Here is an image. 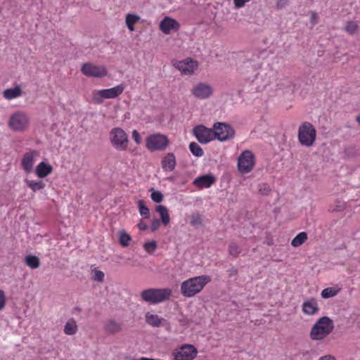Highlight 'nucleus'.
Wrapping results in <instances>:
<instances>
[{
  "instance_id": "obj_1",
  "label": "nucleus",
  "mask_w": 360,
  "mask_h": 360,
  "mask_svg": "<svg viewBox=\"0 0 360 360\" xmlns=\"http://www.w3.org/2000/svg\"><path fill=\"white\" fill-rule=\"evenodd\" d=\"M211 278L209 276L202 275L188 278L181 284V292L185 297H194L200 292L206 284L210 283Z\"/></svg>"
},
{
  "instance_id": "obj_2",
  "label": "nucleus",
  "mask_w": 360,
  "mask_h": 360,
  "mask_svg": "<svg viewBox=\"0 0 360 360\" xmlns=\"http://www.w3.org/2000/svg\"><path fill=\"white\" fill-rule=\"evenodd\" d=\"M334 328L333 321L328 316L319 318L313 325L310 330V338L312 340H322L331 333Z\"/></svg>"
},
{
  "instance_id": "obj_3",
  "label": "nucleus",
  "mask_w": 360,
  "mask_h": 360,
  "mask_svg": "<svg viewBox=\"0 0 360 360\" xmlns=\"http://www.w3.org/2000/svg\"><path fill=\"white\" fill-rule=\"evenodd\" d=\"M7 124L13 131L25 132L30 127L31 118L26 112L16 110L10 115Z\"/></svg>"
},
{
  "instance_id": "obj_4",
  "label": "nucleus",
  "mask_w": 360,
  "mask_h": 360,
  "mask_svg": "<svg viewBox=\"0 0 360 360\" xmlns=\"http://www.w3.org/2000/svg\"><path fill=\"white\" fill-rule=\"evenodd\" d=\"M125 89L124 84H118L112 88L94 90L91 94L92 101L96 104H102L105 99H113L122 94Z\"/></svg>"
},
{
  "instance_id": "obj_5",
  "label": "nucleus",
  "mask_w": 360,
  "mask_h": 360,
  "mask_svg": "<svg viewBox=\"0 0 360 360\" xmlns=\"http://www.w3.org/2000/svg\"><path fill=\"white\" fill-rule=\"evenodd\" d=\"M171 295L169 288H150L143 290L141 297L146 302L157 304L169 300Z\"/></svg>"
},
{
  "instance_id": "obj_6",
  "label": "nucleus",
  "mask_w": 360,
  "mask_h": 360,
  "mask_svg": "<svg viewBox=\"0 0 360 360\" xmlns=\"http://www.w3.org/2000/svg\"><path fill=\"white\" fill-rule=\"evenodd\" d=\"M316 139V131L309 122H303L298 129V139L301 145L310 147L314 145Z\"/></svg>"
},
{
  "instance_id": "obj_7",
  "label": "nucleus",
  "mask_w": 360,
  "mask_h": 360,
  "mask_svg": "<svg viewBox=\"0 0 360 360\" xmlns=\"http://www.w3.org/2000/svg\"><path fill=\"white\" fill-rule=\"evenodd\" d=\"M110 141L112 147L117 150L123 151L128 147V136L120 127H115L110 130Z\"/></svg>"
},
{
  "instance_id": "obj_8",
  "label": "nucleus",
  "mask_w": 360,
  "mask_h": 360,
  "mask_svg": "<svg viewBox=\"0 0 360 360\" xmlns=\"http://www.w3.org/2000/svg\"><path fill=\"white\" fill-rule=\"evenodd\" d=\"M168 145L167 136L160 133L150 134L146 139V147L151 152L164 150Z\"/></svg>"
},
{
  "instance_id": "obj_9",
  "label": "nucleus",
  "mask_w": 360,
  "mask_h": 360,
  "mask_svg": "<svg viewBox=\"0 0 360 360\" xmlns=\"http://www.w3.org/2000/svg\"><path fill=\"white\" fill-rule=\"evenodd\" d=\"M255 164V157L249 150H244L238 158V169L242 174L250 172Z\"/></svg>"
},
{
  "instance_id": "obj_10",
  "label": "nucleus",
  "mask_w": 360,
  "mask_h": 360,
  "mask_svg": "<svg viewBox=\"0 0 360 360\" xmlns=\"http://www.w3.org/2000/svg\"><path fill=\"white\" fill-rule=\"evenodd\" d=\"M214 139H217L219 141H226L234 137L235 131L228 124L224 122H217L213 125Z\"/></svg>"
},
{
  "instance_id": "obj_11",
  "label": "nucleus",
  "mask_w": 360,
  "mask_h": 360,
  "mask_svg": "<svg viewBox=\"0 0 360 360\" xmlns=\"http://www.w3.org/2000/svg\"><path fill=\"white\" fill-rule=\"evenodd\" d=\"M213 92L212 86L206 82H198L193 86L191 90L192 96L200 100L209 98Z\"/></svg>"
},
{
  "instance_id": "obj_12",
  "label": "nucleus",
  "mask_w": 360,
  "mask_h": 360,
  "mask_svg": "<svg viewBox=\"0 0 360 360\" xmlns=\"http://www.w3.org/2000/svg\"><path fill=\"white\" fill-rule=\"evenodd\" d=\"M174 67L177 69L182 75H193L198 68V63L190 58L182 60H176L173 62Z\"/></svg>"
},
{
  "instance_id": "obj_13",
  "label": "nucleus",
  "mask_w": 360,
  "mask_h": 360,
  "mask_svg": "<svg viewBox=\"0 0 360 360\" xmlns=\"http://www.w3.org/2000/svg\"><path fill=\"white\" fill-rule=\"evenodd\" d=\"M82 72L87 77L102 78L108 75V70L103 65H96L91 63H84L81 68Z\"/></svg>"
},
{
  "instance_id": "obj_14",
  "label": "nucleus",
  "mask_w": 360,
  "mask_h": 360,
  "mask_svg": "<svg viewBox=\"0 0 360 360\" xmlns=\"http://www.w3.org/2000/svg\"><path fill=\"white\" fill-rule=\"evenodd\" d=\"M198 354L196 348L192 345H184L173 352L175 360H192Z\"/></svg>"
},
{
  "instance_id": "obj_15",
  "label": "nucleus",
  "mask_w": 360,
  "mask_h": 360,
  "mask_svg": "<svg viewBox=\"0 0 360 360\" xmlns=\"http://www.w3.org/2000/svg\"><path fill=\"white\" fill-rule=\"evenodd\" d=\"M193 135L202 144H206L214 140L213 129L207 128L204 125H198L193 128Z\"/></svg>"
},
{
  "instance_id": "obj_16",
  "label": "nucleus",
  "mask_w": 360,
  "mask_h": 360,
  "mask_svg": "<svg viewBox=\"0 0 360 360\" xmlns=\"http://www.w3.org/2000/svg\"><path fill=\"white\" fill-rule=\"evenodd\" d=\"M39 156V152L37 150H29L26 151L21 159V167L27 172H32L34 165L37 158Z\"/></svg>"
},
{
  "instance_id": "obj_17",
  "label": "nucleus",
  "mask_w": 360,
  "mask_h": 360,
  "mask_svg": "<svg viewBox=\"0 0 360 360\" xmlns=\"http://www.w3.org/2000/svg\"><path fill=\"white\" fill-rule=\"evenodd\" d=\"M179 27V22L169 16H165L159 24L160 30L165 34H169L172 32H176Z\"/></svg>"
},
{
  "instance_id": "obj_18",
  "label": "nucleus",
  "mask_w": 360,
  "mask_h": 360,
  "mask_svg": "<svg viewBox=\"0 0 360 360\" xmlns=\"http://www.w3.org/2000/svg\"><path fill=\"white\" fill-rule=\"evenodd\" d=\"M302 310L304 314L309 316L318 314L319 307L317 300L314 298L305 300L302 305Z\"/></svg>"
},
{
  "instance_id": "obj_19",
  "label": "nucleus",
  "mask_w": 360,
  "mask_h": 360,
  "mask_svg": "<svg viewBox=\"0 0 360 360\" xmlns=\"http://www.w3.org/2000/svg\"><path fill=\"white\" fill-rule=\"evenodd\" d=\"M216 181V178L212 174H205L197 177L193 184L198 188H210Z\"/></svg>"
},
{
  "instance_id": "obj_20",
  "label": "nucleus",
  "mask_w": 360,
  "mask_h": 360,
  "mask_svg": "<svg viewBox=\"0 0 360 360\" xmlns=\"http://www.w3.org/2000/svg\"><path fill=\"white\" fill-rule=\"evenodd\" d=\"M2 94L5 99L11 101L21 96L22 94V91L20 85H16L13 88H8L5 89Z\"/></svg>"
},
{
  "instance_id": "obj_21",
  "label": "nucleus",
  "mask_w": 360,
  "mask_h": 360,
  "mask_svg": "<svg viewBox=\"0 0 360 360\" xmlns=\"http://www.w3.org/2000/svg\"><path fill=\"white\" fill-rule=\"evenodd\" d=\"M53 167L51 165L41 162L35 169V173L39 178H44L52 172Z\"/></svg>"
},
{
  "instance_id": "obj_22",
  "label": "nucleus",
  "mask_w": 360,
  "mask_h": 360,
  "mask_svg": "<svg viewBox=\"0 0 360 360\" xmlns=\"http://www.w3.org/2000/svg\"><path fill=\"white\" fill-rule=\"evenodd\" d=\"M176 166V158L173 153H168L162 160V169L165 171L172 172Z\"/></svg>"
},
{
  "instance_id": "obj_23",
  "label": "nucleus",
  "mask_w": 360,
  "mask_h": 360,
  "mask_svg": "<svg viewBox=\"0 0 360 360\" xmlns=\"http://www.w3.org/2000/svg\"><path fill=\"white\" fill-rule=\"evenodd\" d=\"M141 20V17L135 13H127L125 15V24L130 32L135 30L134 25Z\"/></svg>"
},
{
  "instance_id": "obj_24",
  "label": "nucleus",
  "mask_w": 360,
  "mask_h": 360,
  "mask_svg": "<svg viewBox=\"0 0 360 360\" xmlns=\"http://www.w3.org/2000/svg\"><path fill=\"white\" fill-rule=\"evenodd\" d=\"M146 322L153 326V327H159L163 319L159 317L157 314H153L149 312H147L145 315Z\"/></svg>"
},
{
  "instance_id": "obj_25",
  "label": "nucleus",
  "mask_w": 360,
  "mask_h": 360,
  "mask_svg": "<svg viewBox=\"0 0 360 360\" xmlns=\"http://www.w3.org/2000/svg\"><path fill=\"white\" fill-rule=\"evenodd\" d=\"M155 210L159 214L163 225L167 226L170 221L167 208L164 205H158Z\"/></svg>"
},
{
  "instance_id": "obj_26",
  "label": "nucleus",
  "mask_w": 360,
  "mask_h": 360,
  "mask_svg": "<svg viewBox=\"0 0 360 360\" xmlns=\"http://www.w3.org/2000/svg\"><path fill=\"white\" fill-rule=\"evenodd\" d=\"M25 183L33 192H37L43 189L45 187V184L41 180H30L25 179Z\"/></svg>"
},
{
  "instance_id": "obj_27",
  "label": "nucleus",
  "mask_w": 360,
  "mask_h": 360,
  "mask_svg": "<svg viewBox=\"0 0 360 360\" xmlns=\"http://www.w3.org/2000/svg\"><path fill=\"white\" fill-rule=\"evenodd\" d=\"M256 70V65L252 61L244 62L239 68V71L242 75L255 73Z\"/></svg>"
},
{
  "instance_id": "obj_28",
  "label": "nucleus",
  "mask_w": 360,
  "mask_h": 360,
  "mask_svg": "<svg viewBox=\"0 0 360 360\" xmlns=\"http://www.w3.org/2000/svg\"><path fill=\"white\" fill-rule=\"evenodd\" d=\"M77 326L76 321L71 319L68 321L64 326V333L68 335H72L77 333Z\"/></svg>"
},
{
  "instance_id": "obj_29",
  "label": "nucleus",
  "mask_w": 360,
  "mask_h": 360,
  "mask_svg": "<svg viewBox=\"0 0 360 360\" xmlns=\"http://www.w3.org/2000/svg\"><path fill=\"white\" fill-rule=\"evenodd\" d=\"M121 329V324L115 320H109L105 323V330L109 333H115Z\"/></svg>"
},
{
  "instance_id": "obj_30",
  "label": "nucleus",
  "mask_w": 360,
  "mask_h": 360,
  "mask_svg": "<svg viewBox=\"0 0 360 360\" xmlns=\"http://www.w3.org/2000/svg\"><path fill=\"white\" fill-rule=\"evenodd\" d=\"M307 240L306 232H300L291 241V245L297 248L302 245Z\"/></svg>"
},
{
  "instance_id": "obj_31",
  "label": "nucleus",
  "mask_w": 360,
  "mask_h": 360,
  "mask_svg": "<svg viewBox=\"0 0 360 360\" xmlns=\"http://www.w3.org/2000/svg\"><path fill=\"white\" fill-rule=\"evenodd\" d=\"M25 264L31 269H37L40 265L39 259L34 255H27L25 258Z\"/></svg>"
},
{
  "instance_id": "obj_32",
  "label": "nucleus",
  "mask_w": 360,
  "mask_h": 360,
  "mask_svg": "<svg viewBox=\"0 0 360 360\" xmlns=\"http://www.w3.org/2000/svg\"><path fill=\"white\" fill-rule=\"evenodd\" d=\"M339 289L334 287L326 288L321 291V297L324 299H328L338 295Z\"/></svg>"
},
{
  "instance_id": "obj_33",
  "label": "nucleus",
  "mask_w": 360,
  "mask_h": 360,
  "mask_svg": "<svg viewBox=\"0 0 360 360\" xmlns=\"http://www.w3.org/2000/svg\"><path fill=\"white\" fill-rule=\"evenodd\" d=\"M189 149L191 153L195 157H202L204 154L202 148L195 142H191L189 144Z\"/></svg>"
},
{
  "instance_id": "obj_34",
  "label": "nucleus",
  "mask_w": 360,
  "mask_h": 360,
  "mask_svg": "<svg viewBox=\"0 0 360 360\" xmlns=\"http://www.w3.org/2000/svg\"><path fill=\"white\" fill-rule=\"evenodd\" d=\"M131 236L127 233L124 231H121L119 233V241L122 246L127 247L129 242L131 241Z\"/></svg>"
},
{
  "instance_id": "obj_35",
  "label": "nucleus",
  "mask_w": 360,
  "mask_h": 360,
  "mask_svg": "<svg viewBox=\"0 0 360 360\" xmlns=\"http://www.w3.org/2000/svg\"><path fill=\"white\" fill-rule=\"evenodd\" d=\"M138 208L140 212V214L145 219H148L150 217V210L148 207L145 205V203L143 200H140L138 202Z\"/></svg>"
},
{
  "instance_id": "obj_36",
  "label": "nucleus",
  "mask_w": 360,
  "mask_h": 360,
  "mask_svg": "<svg viewBox=\"0 0 360 360\" xmlns=\"http://www.w3.org/2000/svg\"><path fill=\"white\" fill-rule=\"evenodd\" d=\"M202 216L198 212L193 213L191 216V224L193 226H199L202 224Z\"/></svg>"
},
{
  "instance_id": "obj_37",
  "label": "nucleus",
  "mask_w": 360,
  "mask_h": 360,
  "mask_svg": "<svg viewBox=\"0 0 360 360\" xmlns=\"http://www.w3.org/2000/svg\"><path fill=\"white\" fill-rule=\"evenodd\" d=\"M358 25L354 21H349L345 26V30L351 34H354L357 31Z\"/></svg>"
},
{
  "instance_id": "obj_38",
  "label": "nucleus",
  "mask_w": 360,
  "mask_h": 360,
  "mask_svg": "<svg viewBox=\"0 0 360 360\" xmlns=\"http://www.w3.org/2000/svg\"><path fill=\"white\" fill-rule=\"evenodd\" d=\"M157 248L155 241L146 242L143 245L144 250L149 254H152Z\"/></svg>"
},
{
  "instance_id": "obj_39",
  "label": "nucleus",
  "mask_w": 360,
  "mask_h": 360,
  "mask_svg": "<svg viewBox=\"0 0 360 360\" xmlns=\"http://www.w3.org/2000/svg\"><path fill=\"white\" fill-rule=\"evenodd\" d=\"M150 198L153 202L157 203L161 202L163 200V195L158 191H153Z\"/></svg>"
},
{
  "instance_id": "obj_40",
  "label": "nucleus",
  "mask_w": 360,
  "mask_h": 360,
  "mask_svg": "<svg viewBox=\"0 0 360 360\" xmlns=\"http://www.w3.org/2000/svg\"><path fill=\"white\" fill-rule=\"evenodd\" d=\"M229 252L231 255L237 257L240 254V250L235 243H231L229 248Z\"/></svg>"
},
{
  "instance_id": "obj_41",
  "label": "nucleus",
  "mask_w": 360,
  "mask_h": 360,
  "mask_svg": "<svg viewBox=\"0 0 360 360\" xmlns=\"http://www.w3.org/2000/svg\"><path fill=\"white\" fill-rule=\"evenodd\" d=\"M93 279L98 282H102L104 280V273L101 270H93Z\"/></svg>"
},
{
  "instance_id": "obj_42",
  "label": "nucleus",
  "mask_w": 360,
  "mask_h": 360,
  "mask_svg": "<svg viewBox=\"0 0 360 360\" xmlns=\"http://www.w3.org/2000/svg\"><path fill=\"white\" fill-rule=\"evenodd\" d=\"M258 189L262 195H268L271 191L270 186L266 183H262L258 185Z\"/></svg>"
},
{
  "instance_id": "obj_43",
  "label": "nucleus",
  "mask_w": 360,
  "mask_h": 360,
  "mask_svg": "<svg viewBox=\"0 0 360 360\" xmlns=\"http://www.w3.org/2000/svg\"><path fill=\"white\" fill-rule=\"evenodd\" d=\"M6 303V297L4 291L1 289H0V311L2 310Z\"/></svg>"
},
{
  "instance_id": "obj_44",
  "label": "nucleus",
  "mask_w": 360,
  "mask_h": 360,
  "mask_svg": "<svg viewBox=\"0 0 360 360\" xmlns=\"http://www.w3.org/2000/svg\"><path fill=\"white\" fill-rule=\"evenodd\" d=\"M251 0H233L234 7L236 8H241L245 6L247 3Z\"/></svg>"
},
{
  "instance_id": "obj_45",
  "label": "nucleus",
  "mask_w": 360,
  "mask_h": 360,
  "mask_svg": "<svg viewBox=\"0 0 360 360\" xmlns=\"http://www.w3.org/2000/svg\"><path fill=\"white\" fill-rule=\"evenodd\" d=\"M160 226V221L158 219H153L151 222V231H156Z\"/></svg>"
},
{
  "instance_id": "obj_46",
  "label": "nucleus",
  "mask_w": 360,
  "mask_h": 360,
  "mask_svg": "<svg viewBox=\"0 0 360 360\" xmlns=\"http://www.w3.org/2000/svg\"><path fill=\"white\" fill-rule=\"evenodd\" d=\"M132 138L136 142V144H140L141 141V138L140 136L139 133L136 130H134L132 131Z\"/></svg>"
},
{
  "instance_id": "obj_47",
  "label": "nucleus",
  "mask_w": 360,
  "mask_h": 360,
  "mask_svg": "<svg viewBox=\"0 0 360 360\" xmlns=\"http://www.w3.org/2000/svg\"><path fill=\"white\" fill-rule=\"evenodd\" d=\"M317 15L316 13L314 12H311V22L312 23V25H315L316 23V20H317Z\"/></svg>"
},
{
  "instance_id": "obj_48",
  "label": "nucleus",
  "mask_w": 360,
  "mask_h": 360,
  "mask_svg": "<svg viewBox=\"0 0 360 360\" xmlns=\"http://www.w3.org/2000/svg\"><path fill=\"white\" fill-rule=\"evenodd\" d=\"M318 360H336L335 358L330 354L323 356L320 357Z\"/></svg>"
},
{
  "instance_id": "obj_49",
  "label": "nucleus",
  "mask_w": 360,
  "mask_h": 360,
  "mask_svg": "<svg viewBox=\"0 0 360 360\" xmlns=\"http://www.w3.org/2000/svg\"><path fill=\"white\" fill-rule=\"evenodd\" d=\"M138 227L140 230L141 231H143V230H146L148 228V226L146 225V224H145L144 222H140L139 224H138Z\"/></svg>"
},
{
  "instance_id": "obj_50",
  "label": "nucleus",
  "mask_w": 360,
  "mask_h": 360,
  "mask_svg": "<svg viewBox=\"0 0 360 360\" xmlns=\"http://www.w3.org/2000/svg\"><path fill=\"white\" fill-rule=\"evenodd\" d=\"M356 121L360 124V114L356 117Z\"/></svg>"
}]
</instances>
